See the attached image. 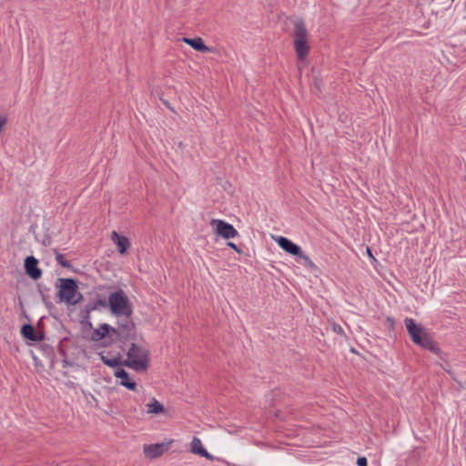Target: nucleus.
<instances>
[{"instance_id": "1", "label": "nucleus", "mask_w": 466, "mask_h": 466, "mask_svg": "<svg viewBox=\"0 0 466 466\" xmlns=\"http://www.w3.org/2000/svg\"><path fill=\"white\" fill-rule=\"evenodd\" d=\"M404 322L407 331L415 344L431 352H439V348L422 325L415 323L410 318H406Z\"/></svg>"}, {"instance_id": "2", "label": "nucleus", "mask_w": 466, "mask_h": 466, "mask_svg": "<svg viewBox=\"0 0 466 466\" xmlns=\"http://www.w3.org/2000/svg\"><path fill=\"white\" fill-rule=\"evenodd\" d=\"M292 37L295 52L299 61L301 64H306V59L309 51V33L305 23L301 19L295 21Z\"/></svg>"}, {"instance_id": "3", "label": "nucleus", "mask_w": 466, "mask_h": 466, "mask_svg": "<svg viewBox=\"0 0 466 466\" xmlns=\"http://www.w3.org/2000/svg\"><path fill=\"white\" fill-rule=\"evenodd\" d=\"M124 364L137 371H144L148 368L149 350L142 346L132 343Z\"/></svg>"}, {"instance_id": "4", "label": "nucleus", "mask_w": 466, "mask_h": 466, "mask_svg": "<svg viewBox=\"0 0 466 466\" xmlns=\"http://www.w3.org/2000/svg\"><path fill=\"white\" fill-rule=\"evenodd\" d=\"M108 307L113 316L133 313V305L122 289L109 294Z\"/></svg>"}, {"instance_id": "5", "label": "nucleus", "mask_w": 466, "mask_h": 466, "mask_svg": "<svg viewBox=\"0 0 466 466\" xmlns=\"http://www.w3.org/2000/svg\"><path fill=\"white\" fill-rule=\"evenodd\" d=\"M132 316L133 313L115 316L116 318V327H114L112 334L119 339H135L137 329Z\"/></svg>"}, {"instance_id": "6", "label": "nucleus", "mask_w": 466, "mask_h": 466, "mask_svg": "<svg viewBox=\"0 0 466 466\" xmlns=\"http://www.w3.org/2000/svg\"><path fill=\"white\" fill-rule=\"evenodd\" d=\"M59 281L61 282L58 291L60 300L68 305L77 304L83 296L78 291L76 282L72 279H59Z\"/></svg>"}, {"instance_id": "7", "label": "nucleus", "mask_w": 466, "mask_h": 466, "mask_svg": "<svg viewBox=\"0 0 466 466\" xmlns=\"http://www.w3.org/2000/svg\"><path fill=\"white\" fill-rule=\"evenodd\" d=\"M275 240L277 241L279 246L283 250H285L287 253H289L290 255H293V256H297L299 258L303 259L305 264L309 268H311V269H315L316 268V265L310 259V258L308 255L302 253L301 252V248L298 245H296L295 243L290 241L289 238H287L285 237H279V238H275Z\"/></svg>"}, {"instance_id": "8", "label": "nucleus", "mask_w": 466, "mask_h": 466, "mask_svg": "<svg viewBox=\"0 0 466 466\" xmlns=\"http://www.w3.org/2000/svg\"><path fill=\"white\" fill-rule=\"evenodd\" d=\"M209 225L214 234L224 239L234 238L238 235L237 229L231 224L222 219L213 218L210 220Z\"/></svg>"}, {"instance_id": "9", "label": "nucleus", "mask_w": 466, "mask_h": 466, "mask_svg": "<svg viewBox=\"0 0 466 466\" xmlns=\"http://www.w3.org/2000/svg\"><path fill=\"white\" fill-rule=\"evenodd\" d=\"M173 442V440H169L167 442L146 444L143 447V452L147 459H157L167 452Z\"/></svg>"}, {"instance_id": "10", "label": "nucleus", "mask_w": 466, "mask_h": 466, "mask_svg": "<svg viewBox=\"0 0 466 466\" xmlns=\"http://www.w3.org/2000/svg\"><path fill=\"white\" fill-rule=\"evenodd\" d=\"M146 411L148 415L157 416L164 415L170 417L169 410L167 409L160 401L156 398H152L149 402L146 404Z\"/></svg>"}, {"instance_id": "11", "label": "nucleus", "mask_w": 466, "mask_h": 466, "mask_svg": "<svg viewBox=\"0 0 466 466\" xmlns=\"http://www.w3.org/2000/svg\"><path fill=\"white\" fill-rule=\"evenodd\" d=\"M37 259L33 256H29L25 259V272L35 280L40 279L42 276V270L37 267Z\"/></svg>"}, {"instance_id": "12", "label": "nucleus", "mask_w": 466, "mask_h": 466, "mask_svg": "<svg viewBox=\"0 0 466 466\" xmlns=\"http://www.w3.org/2000/svg\"><path fill=\"white\" fill-rule=\"evenodd\" d=\"M190 451L193 454L202 456L208 460H214V456H212L210 453L207 451V450L204 448L202 444V441L198 437H193L190 442Z\"/></svg>"}, {"instance_id": "13", "label": "nucleus", "mask_w": 466, "mask_h": 466, "mask_svg": "<svg viewBox=\"0 0 466 466\" xmlns=\"http://www.w3.org/2000/svg\"><path fill=\"white\" fill-rule=\"evenodd\" d=\"M111 240L116 245L120 254H124L131 246L129 239L125 236L119 235L116 231L111 233Z\"/></svg>"}, {"instance_id": "14", "label": "nucleus", "mask_w": 466, "mask_h": 466, "mask_svg": "<svg viewBox=\"0 0 466 466\" xmlns=\"http://www.w3.org/2000/svg\"><path fill=\"white\" fill-rule=\"evenodd\" d=\"M112 330H114V327L110 326L109 324H102L99 326V328L93 330L91 335V339L93 341H99L106 337L112 336Z\"/></svg>"}, {"instance_id": "15", "label": "nucleus", "mask_w": 466, "mask_h": 466, "mask_svg": "<svg viewBox=\"0 0 466 466\" xmlns=\"http://www.w3.org/2000/svg\"><path fill=\"white\" fill-rule=\"evenodd\" d=\"M115 376L120 380V384L128 390H136L137 383L132 380L129 374L123 369L118 370L115 372Z\"/></svg>"}, {"instance_id": "16", "label": "nucleus", "mask_w": 466, "mask_h": 466, "mask_svg": "<svg viewBox=\"0 0 466 466\" xmlns=\"http://www.w3.org/2000/svg\"><path fill=\"white\" fill-rule=\"evenodd\" d=\"M182 40L184 43L187 44L188 46H190L192 48H194L197 51L203 52V53L211 51V49L204 44V41L202 40L201 37H195V38L184 37Z\"/></svg>"}, {"instance_id": "17", "label": "nucleus", "mask_w": 466, "mask_h": 466, "mask_svg": "<svg viewBox=\"0 0 466 466\" xmlns=\"http://www.w3.org/2000/svg\"><path fill=\"white\" fill-rule=\"evenodd\" d=\"M21 333L27 339H30L32 341L38 340V338L35 335L34 327L29 324H25L22 327Z\"/></svg>"}, {"instance_id": "18", "label": "nucleus", "mask_w": 466, "mask_h": 466, "mask_svg": "<svg viewBox=\"0 0 466 466\" xmlns=\"http://www.w3.org/2000/svg\"><path fill=\"white\" fill-rule=\"evenodd\" d=\"M106 305H108V301L106 302V300H97L94 305H87L86 306V314H89L92 310L96 309L98 306L100 307H106Z\"/></svg>"}, {"instance_id": "19", "label": "nucleus", "mask_w": 466, "mask_h": 466, "mask_svg": "<svg viewBox=\"0 0 466 466\" xmlns=\"http://www.w3.org/2000/svg\"><path fill=\"white\" fill-rule=\"evenodd\" d=\"M101 360L108 367H116L120 364V361L117 358L109 359L106 356H101Z\"/></svg>"}, {"instance_id": "20", "label": "nucleus", "mask_w": 466, "mask_h": 466, "mask_svg": "<svg viewBox=\"0 0 466 466\" xmlns=\"http://www.w3.org/2000/svg\"><path fill=\"white\" fill-rule=\"evenodd\" d=\"M56 261H57V262H58L62 267H64V268H69V267H70L69 262H67V261L65 259V258H64V256H63L62 254L57 253V254H56Z\"/></svg>"}, {"instance_id": "21", "label": "nucleus", "mask_w": 466, "mask_h": 466, "mask_svg": "<svg viewBox=\"0 0 466 466\" xmlns=\"http://www.w3.org/2000/svg\"><path fill=\"white\" fill-rule=\"evenodd\" d=\"M7 124V117L5 116H0V135L3 133Z\"/></svg>"}, {"instance_id": "22", "label": "nucleus", "mask_w": 466, "mask_h": 466, "mask_svg": "<svg viewBox=\"0 0 466 466\" xmlns=\"http://www.w3.org/2000/svg\"><path fill=\"white\" fill-rule=\"evenodd\" d=\"M332 329H333L334 332H336L338 334L345 335L342 327L340 325H339V324L334 323L332 325Z\"/></svg>"}, {"instance_id": "23", "label": "nucleus", "mask_w": 466, "mask_h": 466, "mask_svg": "<svg viewBox=\"0 0 466 466\" xmlns=\"http://www.w3.org/2000/svg\"><path fill=\"white\" fill-rule=\"evenodd\" d=\"M357 464L359 466H368L367 459L365 457H360L357 460Z\"/></svg>"}, {"instance_id": "24", "label": "nucleus", "mask_w": 466, "mask_h": 466, "mask_svg": "<svg viewBox=\"0 0 466 466\" xmlns=\"http://www.w3.org/2000/svg\"><path fill=\"white\" fill-rule=\"evenodd\" d=\"M227 245L229 248H231L232 249H234L237 253H238V254L242 253V250L239 249L233 242H228Z\"/></svg>"}, {"instance_id": "25", "label": "nucleus", "mask_w": 466, "mask_h": 466, "mask_svg": "<svg viewBox=\"0 0 466 466\" xmlns=\"http://www.w3.org/2000/svg\"><path fill=\"white\" fill-rule=\"evenodd\" d=\"M367 254L370 258H371L372 259L375 260V258L373 257L372 253H371V250L370 248H367Z\"/></svg>"}, {"instance_id": "26", "label": "nucleus", "mask_w": 466, "mask_h": 466, "mask_svg": "<svg viewBox=\"0 0 466 466\" xmlns=\"http://www.w3.org/2000/svg\"><path fill=\"white\" fill-rule=\"evenodd\" d=\"M91 398L96 402V404L97 405V403H98L97 399L95 396H93V395H91Z\"/></svg>"}]
</instances>
